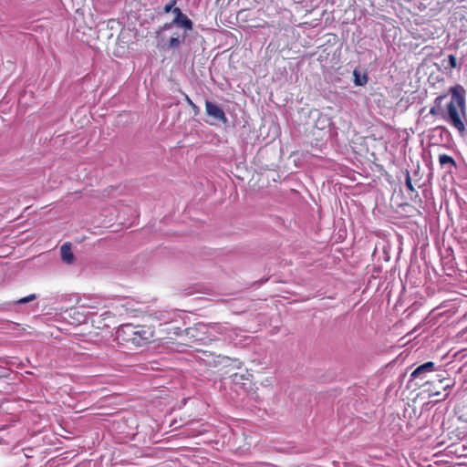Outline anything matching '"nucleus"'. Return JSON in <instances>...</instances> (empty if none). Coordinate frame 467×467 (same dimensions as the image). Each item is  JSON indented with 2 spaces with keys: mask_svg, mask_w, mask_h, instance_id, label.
I'll use <instances>...</instances> for the list:
<instances>
[{
  "mask_svg": "<svg viewBox=\"0 0 467 467\" xmlns=\"http://www.w3.org/2000/svg\"><path fill=\"white\" fill-rule=\"evenodd\" d=\"M451 101L447 105V113L443 119L461 134L465 132V90L462 86L451 88Z\"/></svg>",
  "mask_w": 467,
  "mask_h": 467,
  "instance_id": "obj_1",
  "label": "nucleus"
},
{
  "mask_svg": "<svg viewBox=\"0 0 467 467\" xmlns=\"http://www.w3.org/2000/svg\"><path fill=\"white\" fill-rule=\"evenodd\" d=\"M224 327L220 324L206 325L197 324L194 327H188L185 330L186 336L192 338L193 341L204 342L206 339L212 341L216 339L215 333L223 334Z\"/></svg>",
  "mask_w": 467,
  "mask_h": 467,
  "instance_id": "obj_2",
  "label": "nucleus"
},
{
  "mask_svg": "<svg viewBox=\"0 0 467 467\" xmlns=\"http://www.w3.org/2000/svg\"><path fill=\"white\" fill-rule=\"evenodd\" d=\"M104 304L103 299L97 296L84 295L77 301V306L70 308L69 315H78L77 321L81 323L86 321V316L80 313V309H99Z\"/></svg>",
  "mask_w": 467,
  "mask_h": 467,
  "instance_id": "obj_3",
  "label": "nucleus"
},
{
  "mask_svg": "<svg viewBox=\"0 0 467 467\" xmlns=\"http://www.w3.org/2000/svg\"><path fill=\"white\" fill-rule=\"evenodd\" d=\"M135 337L132 338V344L136 346H143L150 341L154 336V332L151 327L146 326L136 327Z\"/></svg>",
  "mask_w": 467,
  "mask_h": 467,
  "instance_id": "obj_4",
  "label": "nucleus"
},
{
  "mask_svg": "<svg viewBox=\"0 0 467 467\" xmlns=\"http://www.w3.org/2000/svg\"><path fill=\"white\" fill-rule=\"evenodd\" d=\"M205 110L206 114L213 118L214 120L218 122H222L223 124H226L228 122V119L223 111V109L216 105L215 103L206 100L205 101Z\"/></svg>",
  "mask_w": 467,
  "mask_h": 467,
  "instance_id": "obj_5",
  "label": "nucleus"
},
{
  "mask_svg": "<svg viewBox=\"0 0 467 467\" xmlns=\"http://www.w3.org/2000/svg\"><path fill=\"white\" fill-rule=\"evenodd\" d=\"M435 363L432 361L425 362L418 366L410 374V379H424L428 373L435 371Z\"/></svg>",
  "mask_w": 467,
  "mask_h": 467,
  "instance_id": "obj_6",
  "label": "nucleus"
},
{
  "mask_svg": "<svg viewBox=\"0 0 467 467\" xmlns=\"http://www.w3.org/2000/svg\"><path fill=\"white\" fill-rule=\"evenodd\" d=\"M173 23H175L177 26L183 28L185 31H191L193 27L192 21L185 14H182L178 17H174Z\"/></svg>",
  "mask_w": 467,
  "mask_h": 467,
  "instance_id": "obj_7",
  "label": "nucleus"
},
{
  "mask_svg": "<svg viewBox=\"0 0 467 467\" xmlns=\"http://www.w3.org/2000/svg\"><path fill=\"white\" fill-rule=\"evenodd\" d=\"M61 258L64 263L70 265L74 262V254L71 251V244L69 243H65L61 248Z\"/></svg>",
  "mask_w": 467,
  "mask_h": 467,
  "instance_id": "obj_8",
  "label": "nucleus"
},
{
  "mask_svg": "<svg viewBox=\"0 0 467 467\" xmlns=\"http://www.w3.org/2000/svg\"><path fill=\"white\" fill-rule=\"evenodd\" d=\"M136 327L132 324L122 325L119 328V332L125 337V340L132 343V338L135 337Z\"/></svg>",
  "mask_w": 467,
  "mask_h": 467,
  "instance_id": "obj_9",
  "label": "nucleus"
},
{
  "mask_svg": "<svg viewBox=\"0 0 467 467\" xmlns=\"http://www.w3.org/2000/svg\"><path fill=\"white\" fill-rule=\"evenodd\" d=\"M445 99L446 95H441L434 99V105L430 109L431 115L437 116L441 114L442 102Z\"/></svg>",
  "mask_w": 467,
  "mask_h": 467,
  "instance_id": "obj_10",
  "label": "nucleus"
},
{
  "mask_svg": "<svg viewBox=\"0 0 467 467\" xmlns=\"http://www.w3.org/2000/svg\"><path fill=\"white\" fill-rule=\"evenodd\" d=\"M439 162L442 168L448 167L450 170L456 168V161L452 157L447 154H441L439 156Z\"/></svg>",
  "mask_w": 467,
  "mask_h": 467,
  "instance_id": "obj_11",
  "label": "nucleus"
},
{
  "mask_svg": "<svg viewBox=\"0 0 467 467\" xmlns=\"http://www.w3.org/2000/svg\"><path fill=\"white\" fill-rule=\"evenodd\" d=\"M354 83L356 86H364L368 82L367 74H361L358 69L353 71Z\"/></svg>",
  "mask_w": 467,
  "mask_h": 467,
  "instance_id": "obj_12",
  "label": "nucleus"
},
{
  "mask_svg": "<svg viewBox=\"0 0 467 467\" xmlns=\"http://www.w3.org/2000/svg\"><path fill=\"white\" fill-rule=\"evenodd\" d=\"M183 39H184V36L182 37V40L179 38V36H171L168 42V48L169 49L178 48L181 46Z\"/></svg>",
  "mask_w": 467,
  "mask_h": 467,
  "instance_id": "obj_13",
  "label": "nucleus"
},
{
  "mask_svg": "<svg viewBox=\"0 0 467 467\" xmlns=\"http://www.w3.org/2000/svg\"><path fill=\"white\" fill-rule=\"evenodd\" d=\"M176 3H177V0H171L169 3H167L163 7L164 13L172 12L173 8L175 7Z\"/></svg>",
  "mask_w": 467,
  "mask_h": 467,
  "instance_id": "obj_14",
  "label": "nucleus"
},
{
  "mask_svg": "<svg viewBox=\"0 0 467 467\" xmlns=\"http://www.w3.org/2000/svg\"><path fill=\"white\" fill-rule=\"evenodd\" d=\"M36 295L35 294H31L27 296H25V297H22L20 298L18 301H17V304L19 305H22V304H26L28 302H31L33 301L34 299H36Z\"/></svg>",
  "mask_w": 467,
  "mask_h": 467,
  "instance_id": "obj_15",
  "label": "nucleus"
},
{
  "mask_svg": "<svg viewBox=\"0 0 467 467\" xmlns=\"http://www.w3.org/2000/svg\"><path fill=\"white\" fill-rule=\"evenodd\" d=\"M405 184H406V187H407V189L409 191H410V192H414L415 191V189H414V187L412 185L411 179H410L409 171H407V174H406Z\"/></svg>",
  "mask_w": 467,
  "mask_h": 467,
  "instance_id": "obj_16",
  "label": "nucleus"
},
{
  "mask_svg": "<svg viewBox=\"0 0 467 467\" xmlns=\"http://www.w3.org/2000/svg\"><path fill=\"white\" fill-rule=\"evenodd\" d=\"M449 65L451 68H455L457 67V60L454 55H449L448 57Z\"/></svg>",
  "mask_w": 467,
  "mask_h": 467,
  "instance_id": "obj_17",
  "label": "nucleus"
},
{
  "mask_svg": "<svg viewBox=\"0 0 467 467\" xmlns=\"http://www.w3.org/2000/svg\"><path fill=\"white\" fill-rule=\"evenodd\" d=\"M185 99L188 102V104L191 106V108L192 109L194 113L197 114L199 112L198 106L196 104H194L188 96L185 97Z\"/></svg>",
  "mask_w": 467,
  "mask_h": 467,
  "instance_id": "obj_18",
  "label": "nucleus"
},
{
  "mask_svg": "<svg viewBox=\"0 0 467 467\" xmlns=\"http://www.w3.org/2000/svg\"><path fill=\"white\" fill-rule=\"evenodd\" d=\"M173 26H176L175 23H173V20L171 22H169V23H165L161 28V31H166V30H169L171 29Z\"/></svg>",
  "mask_w": 467,
  "mask_h": 467,
  "instance_id": "obj_19",
  "label": "nucleus"
},
{
  "mask_svg": "<svg viewBox=\"0 0 467 467\" xmlns=\"http://www.w3.org/2000/svg\"><path fill=\"white\" fill-rule=\"evenodd\" d=\"M219 360H218V363L219 364H223V365H228V363L230 361H232L228 357H218Z\"/></svg>",
  "mask_w": 467,
  "mask_h": 467,
  "instance_id": "obj_20",
  "label": "nucleus"
},
{
  "mask_svg": "<svg viewBox=\"0 0 467 467\" xmlns=\"http://www.w3.org/2000/svg\"><path fill=\"white\" fill-rule=\"evenodd\" d=\"M231 377H232V379H233V381H234V382H236V383H238V382H239V380H240V379H242L244 378V376H243V375H239V374H237V373L233 374Z\"/></svg>",
  "mask_w": 467,
  "mask_h": 467,
  "instance_id": "obj_21",
  "label": "nucleus"
},
{
  "mask_svg": "<svg viewBox=\"0 0 467 467\" xmlns=\"http://www.w3.org/2000/svg\"><path fill=\"white\" fill-rule=\"evenodd\" d=\"M172 13L175 15V17H178L183 14L179 7H174Z\"/></svg>",
  "mask_w": 467,
  "mask_h": 467,
  "instance_id": "obj_22",
  "label": "nucleus"
},
{
  "mask_svg": "<svg viewBox=\"0 0 467 467\" xmlns=\"http://www.w3.org/2000/svg\"><path fill=\"white\" fill-rule=\"evenodd\" d=\"M453 385H454L453 383H451V384H447V385H445V386L443 387V389H444V390H449V389H451L453 387Z\"/></svg>",
  "mask_w": 467,
  "mask_h": 467,
  "instance_id": "obj_23",
  "label": "nucleus"
},
{
  "mask_svg": "<svg viewBox=\"0 0 467 467\" xmlns=\"http://www.w3.org/2000/svg\"><path fill=\"white\" fill-rule=\"evenodd\" d=\"M234 362L237 363L236 367H239L241 365V362H239L238 360H234Z\"/></svg>",
  "mask_w": 467,
  "mask_h": 467,
  "instance_id": "obj_24",
  "label": "nucleus"
},
{
  "mask_svg": "<svg viewBox=\"0 0 467 467\" xmlns=\"http://www.w3.org/2000/svg\"><path fill=\"white\" fill-rule=\"evenodd\" d=\"M441 395V392L440 391H437L433 394V396H440Z\"/></svg>",
  "mask_w": 467,
  "mask_h": 467,
  "instance_id": "obj_25",
  "label": "nucleus"
},
{
  "mask_svg": "<svg viewBox=\"0 0 467 467\" xmlns=\"http://www.w3.org/2000/svg\"><path fill=\"white\" fill-rule=\"evenodd\" d=\"M448 397V394H445L442 400H445Z\"/></svg>",
  "mask_w": 467,
  "mask_h": 467,
  "instance_id": "obj_26",
  "label": "nucleus"
}]
</instances>
